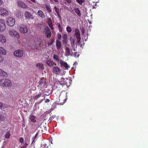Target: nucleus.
I'll return each mask as SVG.
<instances>
[{"instance_id": "obj_23", "label": "nucleus", "mask_w": 148, "mask_h": 148, "mask_svg": "<svg viewBox=\"0 0 148 148\" xmlns=\"http://www.w3.org/2000/svg\"><path fill=\"white\" fill-rule=\"evenodd\" d=\"M53 58L54 61L56 62H58L59 61V57L57 55L54 54L53 56Z\"/></svg>"}, {"instance_id": "obj_48", "label": "nucleus", "mask_w": 148, "mask_h": 148, "mask_svg": "<svg viewBox=\"0 0 148 148\" xmlns=\"http://www.w3.org/2000/svg\"><path fill=\"white\" fill-rule=\"evenodd\" d=\"M50 101V100L48 99H47L45 101V103H48Z\"/></svg>"}, {"instance_id": "obj_22", "label": "nucleus", "mask_w": 148, "mask_h": 148, "mask_svg": "<svg viewBox=\"0 0 148 148\" xmlns=\"http://www.w3.org/2000/svg\"><path fill=\"white\" fill-rule=\"evenodd\" d=\"M36 66L39 69H44V66L43 64L40 63H38L36 64Z\"/></svg>"}, {"instance_id": "obj_35", "label": "nucleus", "mask_w": 148, "mask_h": 148, "mask_svg": "<svg viewBox=\"0 0 148 148\" xmlns=\"http://www.w3.org/2000/svg\"><path fill=\"white\" fill-rule=\"evenodd\" d=\"M56 117L55 115H53L52 116H51L50 117V118L49 119V122H51L53 120V119L55 118Z\"/></svg>"}, {"instance_id": "obj_26", "label": "nucleus", "mask_w": 148, "mask_h": 148, "mask_svg": "<svg viewBox=\"0 0 148 148\" xmlns=\"http://www.w3.org/2000/svg\"><path fill=\"white\" fill-rule=\"evenodd\" d=\"M75 12L79 16L81 15L80 11L78 8H75Z\"/></svg>"}, {"instance_id": "obj_40", "label": "nucleus", "mask_w": 148, "mask_h": 148, "mask_svg": "<svg viewBox=\"0 0 148 148\" xmlns=\"http://www.w3.org/2000/svg\"><path fill=\"white\" fill-rule=\"evenodd\" d=\"M53 42H54L53 39L51 38V40L50 42H49L48 43V45H51Z\"/></svg>"}, {"instance_id": "obj_41", "label": "nucleus", "mask_w": 148, "mask_h": 148, "mask_svg": "<svg viewBox=\"0 0 148 148\" xmlns=\"http://www.w3.org/2000/svg\"><path fill=\"white\" fill-rule=\"evenodd\" d=\"M3 57L0 54V63L2 62L4 60Z\"/></svg>"}, {"instance_id": "obj_7", "label": "nucleus", "mask_w": 148, "mask_h": 148, "mask_svg": "<svg viewBox=\"0 0 148 148\" xmlns=\"http://www.w3.org/2000/svg\"><path fill=\"white\" fill-rule=\"evenodd\" d=\"M25 18L29 20L33 19L34 17L31 13L29 12L26 11L25 12Z\"/></svg>"}, {"instance_id": "obj_17", "label": "nucleus", "mask_w": 148, "mask_h": 148, "mask_svg": "<svg viewBox=\"0 0 148 148\" xmlns=\"http://www.w3.org/2000/svg\"><path fill=\"white\" fill-rule=\"evenodd\" d=\"M0 75L6 77L8 76L7 73L4 71L0 69Z\"/></svg>"}, {"instance_id": "obj_31", "label": "nucleus", "mask_w": 148, "mask_h": 148, "mask_svg": "<svg viewBox=\"0 0 148 148\" xmlns=\"http://www.w3.org/2000/svg\"><path fill=\"white\" fill-rule=\"evenodd\" d=\"M47 23L48 24L52 23L51 18V17H49L47 18Z\"/></svg>"}, {"instance_id": "obj_46", "label": "nucleus", "mask_w": 148, "mask_h": 148, "mask_svg": "<svg viewBox=\"0 0 148 148\" xmlns=\"http://www.w3.org/2000/svg\"><path fill=\"white\" fill-rule=\"evenodd\" d=\"M28 144L27 143H25V144L23 146V147L24 148H26L27 147Z\"/></svg>"}, {"instance_id": "obj_25", "label": "nucleus", "mask_w": 148, "mask_h": 148, "mask_svg": "<svg viewBox=\"0 0 148 148\" xmlns=\"http://www.w3.org/2000/svg\"><path fill=\"white\" fill-rule=\"evenodd\" d=\"M75 36L77 40V42L78 43H79L81 39L80 34H75Z\"/></svg>"}, {"instance_id": "obj_56", "label": "nucleus", "mask_w": 148, "mask_h": 148, "mask_svg": "<svg viewBox=\"0 0 148 148\" xmlns=\"http://www.w3.org/2000/svg\"><path fill=\"white\" fill-rule=\"evenodd\" d=\"M28 2H29V3H30V1H28Z\"/></svg>"}, {"instance_id": "obj_44", "label": "nucleus", "mask_w": 148, "mask_h": 148, "mask_svg": "<svg viewBox=\"0 0 148 148\" xmlns=\"http://www.w3.org/2000/svg\"><path fill=\"white\" fill-rule=\"evenodd\" d=\"M49 27L52 30L54 29V27H53L52 23L48 24Z\"/></svg>"}, {"instance_id": "obj_15", "label": "nucleus", "mask_w": 148, "mask_h": 148, "mask_svg": "<svg viewBox=\"0 0 148 148\" xmlns=\"http://www.w3.org/2000/svg\"><path fill=\"white\" fill-rule=\"evenodd\" d=\"M37 14L38 16L41 18H44L45 17L44 14L41 10H38L37 12Z\"/></svg>"}, {"instance_id": "obj_37", "label": "nucleus", "mask_w": 148, "mask_h": 148, "mask_svg": "<svg viewBox=\"0 0 148 148\" xmlns=\"http://www.w3.org/2000/svg\"><path fill=\"white\" fill-rule=\"evenodd\" d=\"M5 119V117L3 116L0 114V121H3Z\"/></svg>"}, {"instance_id": "obj_32", "label": "nucleus", "mask_w": 148, "mask_h": 148, "mask_svg": "<svg viewBox=\"0 0 148 148\" xmlns=\"http://www.w3.org/2000/svg\"><path fill=\"white\" fill-rule=\"evenodd\" d=\"M77 2L80 5H82L85 2V0H76Z\"/></svg>"}, {"instance_id": "obj_6", "label": "nucleus", "mask_w": 148, "mask_h": 148, "mask_svg": "<svg viewBox=\"0 0 148 148\" xmlns=\"http://www.w3.org/2000/svg\"><path fill=\"white\" fill-rule=\"evenodd\" d=\"M20 31L22 33H26L27 32L28 29L24 25H21L20 28Z\"/></svg>"}, {"instance_id": "obj_29", "label": "nucleus", "mask_w": 148, "mask_h": 148, "mask_svg": "<svg viewBox=\"0 0 148 148\" xmlns=\"http://www.w3.org/2000/svg\"><path fill=\"white\" fill-rule=\"evenodd\" d=\"M47 83L46 81H44L43 79L42 78L40 79V81L39 82V84H44V85L47 84Z\"/></svg>"}, {"instance_id": "obj_43", "label": "nucleus", "mask_w": 148, "mask_h": 148, "mask_svg": "<svg viewBox=\"0 0 148 148\" xmlns=\"http://www.w3.org/2000/svg\"><path fill=\"white\" fill-rule=\"evenodd\" d=\"M62 38L63 39H67V35L66 34H64L62 35Z\"/></svg>"}, {"instance_id": "obj_39", "label": "nucleus", "mask_w": 148, "mask_h": 148, "mask_svg": "<svg viewBox=\"0 0 148 148\" xmlns=\"http://www.w3.org/2000/svg\"><path fill=\"white\" fill-rule=\"evenodd\" d=\"M57 37L58 39L60 40L62 38L61 34L60 33H58L57 34Z\"/></svg>"}, {"instance_id": "obj_34", "label": "nucleus", "mask_w": 148, "mask_h": 148, "mask_svg": "<svg viewBox=\"0 0 148 148\" xmlns=\"http://www.w3.org/2000/svg\"><path fill=\"white\" fill-rule=\"evenodd\" d=\"M53 9L54 10L57 14L59 12V9L57 6H54V7Z\"/></svg>"}, {"instance_id": "obj_4", "label": "nucleus", "mask_w": 148, "mask_h": 148, "mask_svg": "<svg viewBox=\"0 0 148 148\" xmlns=\"http://www.w3.org/2000/svg\"><path fill=\"white\" fill-rule=\"evenodd\" d=\"M9 34L12 36L16 37L17 38H19V36L18 32L14 30H10L9 31Z\"/></svg>"}, {"instance_id": "obj_9", "label": "nucleus", "mask_w": 148, "mask_h": 148, "mask_svg": "<svg viewBox=\"0 0 148 148\" xmlns=\"http://www.w3.org/2000/svg\"><path fill=\"white\" fill-rule=\"evenodd\" d=\"M53 71L56 74H58L60 72V68L57 66H54L53 68Z\"/></svg>"}, {"instance_id": "obj_18", "label": "nucleus", "mask_w": 148, "mask_h": 148, "mask_svg": "<svg viewBox=\"0 0 148 148\" xmlns=\"http://www.w3.org/2000/svg\"><path fill=\"white\" fill-rule=\"evenodd\" d=\"M0 41L2 43H5L6 42V39L3 35L0 34Z\"/></svg>"}, {"instance_id": "obj_20", "label": "nucleus", "mask_w": 148, "mask_h": 148, "mask_svg": "<svg viewBox=\"0 0 148 148\" xmlns=\"http://www.w3.org/2000/svg\"><path fill=\"white\" fill-rule=\"evenodd\" d=\"M29 119L31 122L33 123H35L36 121L35 116L33 115H31L29 116Z\"/></svg>"}, {"instance_id": "obj_52", "label": "nucleus", "mask_w": 148, "mask_h": 148, "mask_svg": "<svg viewBox=\"0 0 148 148\" xmlns=\"http://www.w3.org/2000/svg\"><path fill=\"white\" fill-rule=\"evenodd\" d=\"M3 3V1L1 0H0V5H1Z\"/></svg>"}, {"instance_id": "obj_51", "label": "nucleus", "mask_w": 148, "mask_h": 148, "mask_svg": "<svg viewBox=\"0 0 148 148\" xmlns=\"http://www.w3.org/2000/svg\"><path fill=\"white\" fill-rule=\"evenodd\" d=\"M3 104L2 103L0 102V108H1L2 107Z\"/></svg>"}, {"instance_id": "obj_5", "label": "nucleus", "mask_w": 148, "mask_h": 148, "mask_svg": "<svg viewBox=\"0 0 148 148\" xmlns=\"http://www.w3.org/2000/svg\"><path fill=\"white\" fill-rule=\"evenodd\" d=\"M5 29V21L3 20H0V32H2Z\"/></svg>"}, {"instance_id": "obj_19", "label": "nucleus", "mask_w": 148, "mask_h": 148, "mask_svg": "<svg viewBox=\"0 0 148 148\" xmlns=\"http://www.w3.org/2000/svg\"><path fill=\"white\" fill-rule=\"evenodd\" d=\"M45 6L46 9L48 12L50 13L52 12V10L50 5H48L46 4L45 5Z\"/></svg>"}, {"instance_id": "obj_53", "label": "nucleus", "mask_w": 148, "mask_h": 148, "mask_svg": "<svg viewBox=\"0 0 148 148\" xmlns=\"http://www.w3.org/2000/svg\"><path fill=\"white\" fill-rule=\"evenodd\" d=\"M45 99V97H44L43 99H42L41 101H40V102H41L44 99Z\"/></svg>"}, {"instance_id": "obj_1", "label": "nucleus", "mask_w": 148, "mask_h": 148, "mask_svg": "<svg viewBox=\"0 0 148 148\" xmlns=\"http://www.w3.org/2000/svg\"><path fill=\"white\" fill-rule=\"evenodd\" d=\"M11 84V81L9 79L5 78L0 79V85L3 87H10Z\"/></svg>"}, {"instance_id": "obj_16", "label": "nucleus", "mask_w": 148, "mask_h": 148, "mask_svg": "<svg viewBox=\"0 0 148 148\" xmlns=\"http://www.w3.org/2000/svg\"><path fill=\"white\" fill-rule=\"evenodd\" d=\"M56 45L58 49H60L62 47L61 42L58 40H57L56 41Z\"/></svg>"}, {"instance_id": "obj_27", "label": "nucleus", "mask_w": 148, "mask_h": 148, "mask_svg": "<svg viewBox=\"0 0 148 148\" xmlns=\"http://www.w3.org/2000/svg\"><path fill=\"white\" fill-rule=\"evenodd\" d=\"M65 51L67 56H69L70 54L69 48L68 47H66L65 49Z\"/></svg>"}, {"instance_id": "obj_49", "label": "nucleus", "mask_w": 148, "mask_h": 148, "mask_svg": "<svg viewBox=\"0 0 148 148\" xmlns=\"http://www.w3.org/2000/svg\"><path fill=\"white\" fill-rule=\"evenodd\" d=\"M57 14L58 16V17L59 18H61V17L60 14H59V12L57 13Z\"/></svg>"}, {"instance_id": "obj_47", "label": "nucleus", "mask_w": 148, "mask_h": 148, "mask_svg": "<svg viewBox=\"0 0 148 148\" xmlns=\"http://www.w3.org/2000/svg\"><path fill=\"white\" fill-rule=\"evenodd\" d=\"M63 42L64 43H66L67 42V39H64L63 40Z\"/></svg>"}, {"instance_id": "obj_10", "label": "nucleus", "mask_w": 148, "mask_h": 148, "mask_svg": "<svg viewBox=\"0 0 148 148\" xmlns=\"http://www.w3.org/2000/svg\"><path fill=\"white\" fill-rule=\"evenodd\" d=\"M60 63L62 66L65 67V69H68V68L70 67L67 63L65 62L64 61L62 60H60Z\"/></svg>"}, {"instance_id": "obj_33", "label": "nucleus", "mask_w": 148, "mask_h": 148, "mask_svg": "<svg viewBox=\"0 0 148 148\" xmlns=\"http://www.w3.org/2000/svg\"><path fill=\"white\" fill-rule=\"evenodd\" d=\"M10 133L9 132H7L5 135V137L6 138H8L10 137Z\"/></svg>"}, {"instance_id": "obj_38", "label": "nucleus", "mask_w": 148, "mask_h": 148, "mask_svg": "<svg viewBox=\"0 0 148 148\" xmlns=\"http://www.w3.org/2000/svg\"><path fill=\"white\" fill-rule=\"evenodd\" d=\"M75 34H80V31L79 29H75Z\"/></svg>"}, {"instance_id": "obj_14", "label": "nucleus", "mask_w": 148, "mask_h": 148, "mask_svg": "<svg viewBox=\"0 0 148 148\" xmlns=\"http://www.w3.org/2000/svg\"><path fill=\"white\" fill-rule=\"evenodd\" d=\"M43 92L42 90H41L40 91L37 95L34 96L33 98L34 99L36 100L39 98L43 95Z\"/></svg>"}, {"instance_id": "obj_13", "label": "nucleus", "mask_w": 148, "mask_h": 148, "mask_svg": "<svg viewBox=\"0 0 148 148\" xmlns=\"http://www.w3.org/2000/svg\"><path fill=\"white\" fill-rule=\"evenodd\" d=\"M45 34H47L46 37L47 38H49L51 36V32L49 28L47 27L45 29Z\"/></svg>"}, {"instance_id": "obj_42", "label": "nucleus", "mask_w": 148, "mask_h": 148, "mask_svg": "<svg viewBox=\"0 0 148 148\" xmlns=\"http://www.w3.org/2000/svg\"><path fill=\"white\" fill-rule=\"evenodd\" d=\"M19 141L20 143H23L24 141V139L23 138L21 137L19 139Z\"/></svg>"}, {"instance_id": "obj_54", "label": "nucleus", "mask_w": 148, "mask_h": 148, "mask_svg": "<svg viewBox=\"0 0 148 148\" xmlns=\"http://www.w3.org/2000/svg\"><path fill=\"white\" fill-rule=\"evenodd\" d=\"M82 32L83 34L84 33V30H82Z\"/></svg>"}, {"instance_id": "obj_36", "label": "nucleus", "mask_w": 148, "mask_h": 148, "mask_svg": "<svg viewBox=\"0 0 148 148\" xmlns=\"http://www.w3.org/2000/svg\"><path fill=\"white\" fill-rule=\"evenodd\" d=\"M16 16L18 18L21 17V12L20 11L18 12L16 14Z\"/></svg>"}, {"instance_id": "obj_2", "label": "nucleus", "mask_w": 148, "mask_h": 148, "mask_svg": "<svg viewBox=\"0 0 148 148\" xmlns=\"http://www.w3.org/2000/svg\"><path fill=\"white\" fill-rule=\"evenodd\" d=\"M23 52L21 50L18 49L13 52V55L18 58H21L23 56Z\"/></svg>"}, {"instance_id": "obj_8", "label": "nucleus", "mask_w": 148, "mask_h": 148, "mask_svg": "<svg viewBox=\"0 0 148 148\" xmlns=\"http://www.w3.org/2000/svg\"><path fill=\"white\" fill-rule=\"evenodd\" d=\"M8 11L4 9H0V15L2 16H5L8 15Z\"/></svg>"}, {"instance_id": "obj_3", "label": "nucleus", "mask_w": 148, "mask_h": 148, "mask_svg": "<svg viewBox=\"0 0 148 148\" xmlns=\"http://www.w3.org/2000/svg\"><path fill=\"white\" fill-rule=\"evenodd\" d=\"M15 19L14 18H9L7 20L8 25L10 26H13L15 23Z\"/></svg>"}, {"instance_id": "obj_50", "label": "nucleus", "mask_w": 148, "mask_h": 148, "mask_svg": "<svg viewBox=\"0 0 148 148\" xmlns=\"http://www.w3.org/2000/svg\"><path fill=\"white\" fill-rule=\"evenodd\" d=\"M58 83L59 84H60V85H61L62 86H63V85H64V84H63L62 83H61L60 82H59Z\"/></svg>"}, {"instance_id": "obj_21", "label": "nucleus", "mask_w": 148, "mask_h": 148, "mask_svg": "<svg viewBox=\"0 0 148 148\" xmlns=\"http://www.w3.org/2000/svg\"><path fill=\"white\" fill-rule=\"evenodd\" d=\"M0 54L3 55H5L6 54V51L3 47H0Z\"/></svg>"}, {"instance_id": "obj_45", "label": "nucleus", "mask_w": 148, "mask_h": 148, "mask_svg": "<svg viewBox=\"0 0 148 148\" xmlns=\"http://www.w3.org/2000/svg\"><path fill=\"white\" fill-rule=\"evenodd\" d=\"M66 1L69 3H71V0H65Z\"/></svg>"}, {"instance_id": "obj_28", "label": "nucleus", "mask_w": 148, "mask_h": 148, "mask_svg": "<svg viewBox=\"0 0 148 148\" xmlns=\"http://www.w3.org/2000/svg\"><path fill=\"white\" fill-rule=\"evenodd\" d=\"M66 30L68 34L71 33L72 31V29L70 27L67 26L66 28Z\"/></svg>"}, {"instance_id": "obj_24", "label": "nucleus", "mask_w": 148, "mask_h": 148, "mask_svg": "<svg viewBox=\"0 0 148 148\" xmlns=\"http://www.w3.org/2000/svg\"><path fill=\"white\" fill-rule=\"evenodd\" d=\"M56 25L58 26L59 31L60 32H62V29L60 23H57Z\"/></svg>"}, {"instance_id": "obj_11", "label": "nucleus", "mask_w": 148, "mask_h": 148, "mask_svg": "<svg viewBox=\"0 0 148 148\" xmlns=\"http://www.w3.org/2000/svg\"><path fill=\"white\" fill-rule=\"evenodd\" d=\"M17 3L18 6L21 8H25L27 6L25 3L21 1H19L17 2Z\"/></svg>"}, {"instance_id": "obj_30", "label": "nucleus", "mask_w": 148, "mask_h": 148, "mask_svg": "<svg viewBox=\"0 0 148 148\" xmlns=\"http://www.w3.org/2000/svg\"><path fill=\"white\" fill-rule=\"evenodd\" d=\"M48 146H47V144L45 143H44V144L41 145L40 147V148H48Z\"/></svg>"}, {"instance_id": "obj_12", "label": "nucleus", "mask_w": 148, "mask_h": 148, "mask_svg": "<svg viewBox=\"0 0 148 148\" xmlns=\"http://www.w3.org/2000/svg\"><path fill=\"white\" fill-rule=\"evenodd\" d=\"M46 64L49 67L53 66L54 65H56V64L53 61L51 60H48L46 61Z\"/></svg>"}, {"instance_id": "obj_55", "label": "nucleus", "mask_w": 148, "mask_h": 148, "mask_svg": "<svg viewBox=\"0 0 148 148\" xmlns=\"http://www.w3.org/2000/svg\"><path fill=\"white\" fill-rule=\"evenodd\" d=\"M53 108H51V109H50V111H52V110H53Z\"/></svg>"}]
</instances>
